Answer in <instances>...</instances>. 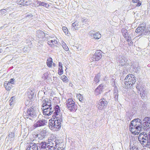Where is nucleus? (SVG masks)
Here are the masks:
<instances>
[{
    "label": "nucleus",
    "instance_id": "nucleus-57",
    "mask_svg": "<svg viewBox=\"0 0 150 150\" xmlns=\"http://www.w3.org/2000/svg\"><path fill=\"white\" fill-rule=\"evenodd\" d=\"M33 95H34V94H33V95H29V96H28V97L29 98H30L31 99H32L33 97V96H34Z\"/></svg>",
    "mask_w": 150,
    "mask_h": 150
},
{
    "label": "nucleus",
    "instance_id": "nucleus-28",
    "mask_svg": "<svg viewBox=\"0 0 150 150\" xmlns=\"http://www.w3.org/2000/svg\"><path fill=\"white\" fill-rule=\"evenodd\" d=\"M101 35L98 32H97L96 33H94L93 35V37L94 38L98 39L101 38Z\"/></svg>",
    "mask_w": 150,
    "mask_h": 150
},
{
    "label": "nucleus",
    "instance_id": "nucleus-46",
    "mask_svg": "<svg viewBox=\"0 0 150 150\" xmlns=\"http://www.w3.org/2000/svg\"><path fill=\"white\" fill-rule=\"evenodd\" d=\"M38 2H41V1H36V3L35 4V5L36 6L38 7L40 5H39Z\"/></svg>",
    "mask_w": 150,
    "mask_h": 150
},
{
    "label": "nucleus",
    "instance_id": "nucleus-11",
    "mask_svg": "<svg viewBox=\"0 0 150 150\" xmlns=\"http://www.w3.org/2000/svg\"><path fill=\"white\" fill-rule=\"evenodd\" d=\"M104 88V85L101 84L99 85L96 89L95 94L96 96H98L101 94L103 92V90Z\"/></svg>",
    "mask_w": 150,
    "mask_h": 150
},
{
    "label": "nucleus",
    "instance_id": "nucleus-41",
    "mask_svg": "<svg viewBox=\"0 0 150 150\" xmlns=\"http://www.w3.org/2000/svg\"><path fill=\"white\" fill-rule=\"evenodd\" d=\"M94 32V31H93V30H91L90 31L89 35L91 36V37H93V35H94V33H93Z\"/></svg>",
    "mask_w": 150,
    "mask_h": 150
},
{
    "label": "nucleus",
    "instance_id": "nucleus-37",
    "mask_svg": "<svg viewBox=\"0 0 150 150\" xmlns=\"http://www.w3.org/2000/svg\"><path fill=\"white\" fill-rule=\"evenodd\" d=\"M79 26V25L78 24L77 22L75 21V22H74L72 24L71 28H72V27H75V26Z\"/></svg>",
    "mask_w": 150,
    "mask_h": 150
},
{
    "label": "nucleus",
    "instance_id": "nucleus-42",
    "mask_svg": "<svg viewBox=\"0 0 150 150\" xmlns=\"http://www.w3.org/2000/svg\"><path fill=\"white\" fill-rule=\"evenodd\" d=\"M78 26H75V27H72V28H71V30H77L79 28V27Z\"/></svg>",
    "mask_w": 150,
    "mask_h": 150
},
{
    "label": "nucleus",
    "instance_id": "nucleus-15",
    "mask_svg": "<svg viewBox=\"0 0 150 150\" xmlns=\"http://www.w3.org/2000/svg\"><path fill=\"white\" fill-rule=\"evenodd\" d=\"M42 108L52 107L50 100H49L47 99L44 100L42 101Z\"/></svg>",
    "mask_w": 150,
    "mask_h": 150
},
{
    "label": "nucleus",
    "instance_id": "nucleus-18",
    "mask_svg": "<svg viewBox=\"0 0 150 150\" xmlns=\"http://www.w3.org/2000/svg\"><path fill=\"white\" fill-rule=\"evenodd\" d=\"M45 33L42 31L38 30L37 31L36 36L39 38H43L45 36Z\"/></svg>",
    "mask_w": 150,
    "mask_h": 150
},
{
    "label": "nucleus",
    "instance_id": "nucleus-40",
    "mask_svg": "<svg viewBox=\"0 0 150 150\" xmlns=\"http://www.w3.org/2000/svg\"><path fill=\"white\" fill-rule=\"evenodd\" d=\"M118 90L116 86H115L113 90V93H117Z\"/></svg>",
    "mask_w": 150,
    "mask_h": 150
},
{
    "label": "nucleus",
    "instance_id": "nucleus-29",
    "mask_svg": "<svg viewBox=\"0 0 150 150\" xmlns=\"http://www.w3.org/2000/svg\"><path fill=\"white\" fill-rule=\"evenodd\" d=\"M140 91V92H142L140 93V94L142 98L143 99L146 96L145 89L144 88L143 89V90H142V91Z\"/></svg>",
    "mask_w": 150,
    "mask_h": 150
},
{
    "label": "nucleus",
    "instance_id": "nucleus-33",
    "mask_svg": "<svg viewBox=\"0 0 150 150\" xmlns=\"http://www.w3.org/2000/svg\"><path fill=\"white\" fill-rule=\"evenodd\" d=\"M47 148L49 150H56V149H57L58 147L51 146L50 145H48L47 146Z\"/></svg>",
    "mask_w": 150,
    "mask_h": 150
},
{
    "label": "nucleus",
    "instance_id": "nucleus-58",
    "mask_svg": "<svg viewBox=\"0 0 150 150\" xmlns=\"http://www.w3.org/2000/svg\"><path fill=\"white\" fill-rule=\"evenodd\" d=\"M11 102L10 103V105H12L14 103V102L13 101H10Z\"/></svg>",
    "mask_w": 150,
    "mask_h": 150
},
{
    "label": "nucleus",
    "instance_id": "nucleus-53",
    "mask_svg": "<svg viewBox=\"0 0 150 150\" xmlns=\"http://www.w3.org/2000/svg\"><path fill=\"white\" fill-rule=\"evenodd\" d=\"M128 45L129 46H131L133 44V42L132 41L129 42H128Z\"/></svg>",
    "mask_w": 150,
    "mask_h": 150
},
{
    "label": "nucleus",
    "instance_id": "nucleus-55",
    "mask_svg": "<svg viewBox=\"0 0 150 150\" xmlns=\"http://www.w3.org/2000/svg\"><path fill=\"white\" fill-rule=\"evenodd\" d=\"M56 150H62V147H61L59 146V147H58L57 149H56Z\"/></svg>",
    "mask_w": 150,
    "mask_h": 150
},
{
    "label": "nucleus",
    "instance_id": "nucleus-23",
    "mask_svg": "<svg viewBox=\"0 0 150 150\" xmlns=\"http://www.w3.org/2000/svg\"><path fill=\"white\" fill-rule=\"evenodd\" d=\"M11 84L9 82H6L4 84V86L6 90L8 91L10 90L11 88Z\"/></svg>",
    "mask_w": 150,
    "mask_h": 150
},
{
    "label": "nucleus",
    "instance_id": "nucleus-56",
    "mask_svg": "<svg viewBox=\"0 0 150 150\" xmlns=\"http://www.w3.org/2000/svg\"><path fill=\"white\" fill-rule=\"evenodd\" d=\"M139 0H132L133 2L134 3H137Z\"/></svg>",
    "mask_w": 150,
    "mask_h": 150
},
{
    "label": "nucleus",
    "instance_id": "nucleus-59",
    "mask_svg": "<svg viewBox=\"0 0 150 150\" xmlns=\"http://www.w3.org/2000/svg\"><path fill=\"white\" fill-rule=\"evenodd\" d=\"M127 41L128 42H129L131 41V39H127Z\"/></svg>",
    "mask_w": 150,
    "mask_h": 150
},
{
    "label": "nucleus",
    "instance_id": "nucleus-30",
    "mask_svg": "<svg viewBox=\"0 0 150 150\" xmlns=\"http://www.w3.org/2000/svg\"><path fill=\"white\" fill-rule=\"evenodd\" d=\"M57 41L55 40H51L48 41V43L49 45H50V46H52V45H54V44L57 43Z\"/></svg>",
    "mask_w": 150,
    "mask_h": 150
},
{
    "label": "nucleus",
    "instance_id": "nucleus-47",
    "mask_svg": "<svg viewBox=\"0 0 150 150\" xmlns=\"http://www.w3.org/2000/svg\"><path fill=\"white\" fill-rule=\"evenodd\" d=\"M127 30L125 29H122L121 30V31L122 33V35L124 34V33H125L126 32H127Z\"/></svg>",
    "mask_w": 150,
    "mask_h": 150
},
{
    "label": "nucleus",
    "instance_id": "nucleus-21",
    "mask_svg": "<svg viewBox=\"0 0 150 150\" xmlns=\"http://www.w3.org/2000/svg\"><path fill=\"white\" fill-rule=\"evenodd\" d=\"M54 123L53 122L52 120H50L49 122V128L52 130H53L55 128Z\"/></svg>",
    "mask_w": 150,
    "mask_h": 150
},
{
    "label": "nucleus",
    "instance_id": "nucleus-63",
    "mask_svg": "<svg viewBox=\"0 0 150 150\" xmlns=\"http://www.w3.org/2000/svg\"><path fill=\"white\" fill-rule=\"evenodd\" d=\"M13 15V13H12L10 14V16L11 17H12V16Z\"/></svg>",
    "mask_w": 150,
    "mask_h": 150
},
{
    "label": "nucleus",
    "instance_id": "nucleus-45",
    "mask_svg": "<svg viewBox=\"0 0 150 150\" xmlns=\"http://www.w3.org/2000/svg\"><path fill=\"white\" fill-rule=\"evenodd\" d=\"M112 82L111 84V85L112 86H113V87H115V86H116L115 83V81L114 80V79H112Z\"/></svg>",
    "mask_w": 150,
    "mask_h": 150
},
{
    "label": "nucleus",
    "instance_id": "nucleus-52",
    "mask_svg": "<svg viewBox=\"0 0 150 150\" xmlns=\"http://www.w3.org/2000/svg\"><path fill=\"white\" fill-rule=\"evenodd\" d=\"M137 3V6H140L141 4V2L140 1H139Z\"/></svg>",
    "mask_w": 150,
    "mask_h": 150
},
{
    "label": "nucleus",
    "instance_id": "nucleus-7",
    "mask_svg": "<svg viewBox=\"0 0 150 150\" xmlns=\"http://www.w3.org/2000/svg\"><path fill=\"white\" fill-rule=\"evenodd\" d=\"M56 117L55 120H52L53 122L54 123L55 129H59L61 127V122H62V116L60 115L54 116Z\"/></svg>",
    "mask_w": 150,
    "mask_h": 150
},
{
    "label": "nucleus",
    "instance_id": "nucleus-22",
    "mask_svg": "<svg viewBox=\"0 0 150 150\" xmlns=\"http://www.w3.org/2000/svg\"><path fill=\"white\" fill-rule=\"evenodd\" d=\"M100 74L99 73L95 76L94 79V81L96 83H98L100 81Z\"/></svg>",
    "mask_w": 150,
    "mask_h": 150
},
{
    "label": "nucleus",
    "instance_id": "nucleus-35",
    "mask_svg": "<svg viewBox=\"0 0 150 150\" xmlns=\"http://www.w3.org/2000/svg\"><path fill=\"white\" fill-rule=\"evenodd\" d=\"M134 70H133V71L136 72H137V71H139V66H135L133 68Z\"/></svg>",
    "mask_w": 150,
    "mask_h": 150
},
{
    "label": "nucleus",
    "instance_id": "nucleus-9",
    "mask_svg": "<svg viewBox=\"0 0 150 150\" xmlns=\"http://www.w3.org/2000/svg\"><path fill=\"white\" fill-rule=\"evenodd\" d=\"M47 123V120L45 119H42L39 120L36 123L34 124L33 129H34L37 127L44 126L46 125Z\"/></svg>",
    "mask_w": 150,
    "mask_h": 150
},
{
    "label": "nucleus",
    "instance_id": "nucleus-50",
    "mask_svg": "<svg viewBox=\"0 0 150 150\" xmlns=\"http://www.w3.org/2000/svg\"><path fill=\"white\" fill-rule=\"evenodd\" d=\"M1 12H2L4 13H6V10L5 9H1L0 10Z\"/></svg>",
    "mask_w": 150,
    "mask_h": 150
},
{
    "label": "nucleus",
    "instance_id": "nucleus-17",
    "mask_svg": "<svg viewBox=\"0 0 150 150\" xmlns=\"http://www.w3.org/2000/svg\"><path fill=\"white\" fill-rule=\"evenodd\" d=\"M148 139V137L146 134L142 135V137L140 135V134L138 137V139L139 141L140 142H142V143H144V142H147V141Z\"/></svg>",
    "mask_w": 150,
    "mask_h": 150
},
{
    "label": "nucleus",
    "instance_id": "nucleus-6",
    "mask_svg": "<svg viewBox=\"0 0 150 150\" xmlns=\"http://www.w3.org/2000/svg\"><path fill=\"white\" fill-rule=\"evenodd\" d=\"M108 102L104 98H102L98 102L97 107L98 109L102 110L106 107Z\"/></svg>",
    "mask_w": 150,
    "mask_h": 150
},
{
    "label": "nucleus",
    "instance_id": "nucleus-2",
    "mask_svg": "<svg viewBox=\"0 0 150 150\" xmlns=\"http://www.w3.org/2000/svg\"><path fill=\"white\" fill-rule=\"evenodd\" d=\"M43 113L45 115L49 116L53 113V116L58 115L60 112V107L58 105L54 106L53 108L52 107L50 108H42Z\"/></svg>",
    "mask_w": 150,
    "mask_h": 150
},
{
    "label": "nucleus",
    "instance_id": "nucleus-12",
    "mask_svg": "<svg viewBox=\"0 0 150 150\" xmlns=\"http://www.w3.org/2000/svg\"><path fill=\"white\" fill-rule=\"evenodd\" d=\"M61 144L60 143L59 141L55 139L54 140L50 139V141L49 140L47 144H49L50 145L52 146L56 147H59L60 144Z\"/></svg>",
    "mask_w": 150,
    "mask_h": 150
},
{
    "label": "nucleus",
    "instance_id": "nucleus-4",
    "mask_svg": "<svg viewBox=\"0 0 150 150\" xmlns=\"http://www.w3.org/2000/svg\"><path fill=\"white\" fill-rule=\"evenodd\" d=\"M24 117L25 118L32 120L37 117L36 112L34 108L31 107L27 109L26 112L23 113Z\"/></svg>",
    "mask_w": 150,
    "mask_h": 150
},
{
    "label": "nucleus",
    "instance_id": "nucleus-19",
    "mask_svg": "<svg viewBox=\"0 0 150 150\" xmlns=\"http://www.w3.org/2000/svg\"><path fill=\"white\" fill-rule=\"evenodd\" d=\"M47 143L45 142H42L37 144L38 146L41 149H45L47 147Z\"/></svg>",
    "mask_w": 150,
    "mask_h": 150
},
{
    "label": "nucleus",
    "instance_id": "nucleus-16",
    "mask_svg": "<svg viewBox=\"0 0 150 150\" xmlns=\"http://www.w3.org/2000/svg\"><path fill=\"white\" fill-rule=\"evenodd\" d=\"M145 29V28L144 26H139L136 29L135 32L137 33H140V35H145L144 32Z\"/></svg>",
    "mask_w": 150,
    "mask_h": 150
},
{
    "label": "nucleus",
    "instance_id": "nucleus-14",
    "mask_svg": "<svg viewBox=\"0 0 150 150\" xmlns=\"http://www.w3.org/2000/svg\"><path fill=\"white\" fill-rule=\"evenodd\" d=\"M17 3L21 5L28 6L31 4V1L29 0H17Z\"/></svg>",
    "mask_w": 150,
    "mask_h": 150
},
{
    "label": "nucleus",
    "instance_id": "nucleus-49",
    "mask_svg": "<svg viewBox=\"0 0 150 150\" xmlns=\"http://www.w3.org/2000/svg\"><path fill=\"white\" fill-rule=\"evenodd\" d=\"M10 8H7L5 9L6 12L8 13L11 11L10 9H9Z\"/></svg>",
    "mask_w": 150,
    "mask_h": 150
},
{
    "label": "nucleus",
    "instance_id": "nucleus-27",
    "mask_svg": "<svg viewBox=\"0 0 150 150\" xmlns=\"http://www.w3.org/2000/svg\"><path fill=\"white\" fill-rule=\"evenodd\" d=\"M61 45L64 50L66 51H67L69 50V48L67 46L66 44L64 42H61Z\"/></svg>",
    "mask_w": 150,
    "mask_h": 150
},
{
    "label": "nucleus",
    "instance_id": "nucleus-34",
    "mask_svg": "<svg viewBox=\"0 0 150 150\" xmlns=\"http://www.w3.org/2000/svg\"><path fill=\"white\" fill-rule=\"evenodd\" d=\"M61 79L64 82H67L68 78L65 76L63 75L61 76Z\"/></svg>",
    "mask_w": 150,
    "mask_h": 150
},
{
    "label": "nucleus",
    "instance_id": "nucleus-44",
    "mask_svg": "<svg viewBox=\"0 0 150 150\" xmlns=\"http://www.w3.org/2000/svg\"><path fill=\"white\" fill-rule=\"evenodd\" d=\"M14 79L12 78V79H10V81L9 82L10 83H11V84H13L14 83Z\"/></svg>",
    "mask_w": 150,
    "mask_h": 150
},
{
    "label": "nucleus",
    "instance_id": "nucleus-26",
    "mask_svg": "<svg viewBox=\"0 0 150 150\" xmlns=\"http://www.w3.org/2000/svg\"><path fill=\"white\" fill-rule=\"evenodd\" d=\"M52 58H49L47 60V66L49 67H51L52 66Z\"/></svg>",
    "mask_w": 150,
    "mask_h": 150
},
{
    "label": "nucleus",
    "instance_id": "nucleus-8",
    "mask_svg": "<svg viewBox=\"0 0 150 150\" xmlns=\"http://www.w3.org/2000/svg\"><path fill=\"white\" fill-rule=\"evenodd\" d=\"M142 129H145L150 127V118L146 117L143 120L142 122Z\"/></svg>",
    "mask_w": 150,
    "mask_h": 150
},
{
    "label": "nucleus",
    "instance_id": "nucleus-38",
    "mask_svg": "<svg viewBox=\"0 0 150 150\" xmlns=\"http://www.w3.org/2000/svg\"><path fill=\"white\" fill-rule=\"evenodd\" d=\"M119 64V65H122V66H124L125 65V62L124 61V62H123L122 60L120 61Z\"/></svg>",
    "mask_w": 150,
    "mask_h": 150
},
{
    "label": "nucleus",
    "instance_id": "nucleus-61",
    "mask_svg": "<svg viewBox=\"0 0 150 150\" xmlns=\"http://www.w3.org/2000/svg\"><path fill=\"white\" fill-rule=\"evenodd\" d=\"M79 100L80 101L82 100V99L81 98H80L79 97Z\"/></svg>",
    "mask_w": 150,
    "mask_h": 150
},
{
    "label": "nucleus",
    "instance_id": "nucleus-31",
    "mask_svg": "<svg viewBox=\"0 0 150 150\" xmlns=\"http://www.w3.org/2000/svg\"><path fill=\"white\" fill-rule=\"evenodd\" d=\"M14 137V133L13 132H10L8 136V139L11 140V139H13Z\"/></svg>",
    "mask_w": 150,
    "mask_h": 150
},
{
    "label": "nucleus",
    "instance_id": "nucleus-36",
    "mask_svg": "<svg viewBox=\"0 0 150 150\" xmlns=\"http://www.w3.org/2000/svg\"><path fill=\"white\" fill-rule=\"evenodd\" d=\"M62 30L66 34H68L67 30L66 27L64 26L62 27Z\"/></svg>",
    "mask_w": 150,
    "mask_h": 150
},
{
    "label": "nucleus",
    "instance_id": "nucleus-43",
    "mask_svg": "<svg viewBox=\"0 0 150 150\" xmlns=\"http://www.w3.org/2000/svg\"><path fill=\"white\" fill-rule=\"evenodd\" d=\"M114 94V98L115 99V100H117L118 98V93H113Z\"/></svg>",
    "mask_w": 150,
    "mask_h": 150
},
{
    "label": "nucleus",
    "instance_id": "nucleus-60",
    "mask_svg": "<svg viewBox=\"0 0 150 150\" xmlns=\"http://www.w3.org/2000/svg\"><path fill=\"white\" fill-rule=\"evenodd\" d=\"M126 39H131V37L129 35H128V36L127 37V38H125Z\"/></svg>",
    "mask_w": 150,
    "mask_h": 150
},
{
    "label": "nucleus",
    "instance_id": "nucleus-3",
    "mask_svg": "<svg viewBox=\"0 0 150 150\" xmlns=\"http://www.w3.org/2000/svg\"><path fill=\"white\" fill-rule=\"evenodd\" d=\"M125 84L127 86V88H131L136 82L135 77L132 74H129L124 79Z\"/></svg>",
    "mask_w": 150,
    "mask_h": 150
},
{
    "label": "nucleus",
    "instance_id": "nucleus-39",
    "mask_svg": "<svg viewBox=\"0 0 150 150\" xmlns=\"http://www.w3.org/2000/svg\"><path fill=\"white\" fill-rule=\"evenodd\" d=\"M129 35V34L128 33L127 30V32H125V33H124V34H123V35L125 38H127V37Z\"/></svg>",
    "mask_w": 150,
    "mask_h": 150
},
{
    "label": "nucleus",
    "instance_id": "nucleus-64",
    "mask_svg": "<svg viewBox=\"0 0 150 150\" xmlns=\"http://www.w3.org/2000/svg\"><path fill=\"white\" fill-rule=\"evenodd\" d=\"M148 30L150 32V26L149 27V28H148Z\"/></svg>",
    "mask_w": 150,
    "mask_h": 150
},
{
    "label": "nucleus",
    "instance_id": "nucleus-13",
    "mask_svg": "<svg viewBox=\"0 0 150 150\" xmlns=\"http://www.w3.org/2000/svg\"><path fill=\"white\" fill-rule=\"evenodd\" d=\"M48 134V133L47 131L45 129H43L40 133L37 134V137L39 139H42L47 136Z\"/></svg>",
    "mask_w": 150,
    "mask_h": 150
},
{
    "label": "nucleus",
    "instance_id": "nucleus-62",
    "mask_svg": "<svg viewBox=\"0 0 150 150\" xmlns=\"http://www.w3.org/2000/svg\"><path fill=\"white\" fill-rule=\"evenodd\" d=\"M131 150H138V149L137 148H134L133 149Z\"/></svg>",
    "mask_w": 150,
    "mask_h": 150
},
{
    "label": "nucleus",
    "instance_id": "nucleus-51",
    "mask_svg": "<svg viewBox=\"0 0 150 150\" xmlns=\"http://www.w3.org/2000/svg\"><path fill=\"white\" fill-rule=\"evenodd\" d=\"M87 19L82 18L81 19V21L82 22H83H83H85L87 21Z\"/></svg>",
    "mask_w": 150,
    "mask_h": 150
},
{
    "label": "nucleus",
    "instance_id": "nucleus-20",
    "mask_svg": "<svg viewBox=\"0 0 150 150\" xmlns=\"http://www.w3.org/2000/svg\"><path fill=\"white\" fill-rule=\"evenodd\" d=\"M59 67L58 68V73L59 75H61L63 74V71L62 69V64L60 62H59Z\"/></svg>",
    "mask_w": 150,
    "mask_h": 150
},
{
    "label": "nucleus",
    "instance_id": "nucleus-32",
    "mask_svg": "<svg viewBox=\"0 0 150 150\" xmlns=\"http://www.w3.org/2000/svg\"><path fill=\"white\" fill-rule=\"evenodd\" d=\"M136 88L137 89L138 91H142L143 89H144L143 88L142 86V85H140V84H137L136 86Z\"/></svg>",
    "mask_w": 150,
    "mask_h": 150
},
{
    "label": "nucleus",
    "instance_id": "nucleus-25",
    "mask_svg": "<svg viewBox=\"0 0 150 150\" xmlns=\"http://www.w3.org/2000/svg\"><path fill=\"white\" fill-rule=\"evenodd\" d=\"M147 142H146L144 143H142L144 145V146H146L147 148H150V137H149V138L147 139Z\"/></svg>",
    "mask_w": 150,
    "mask_h": 150
},
{
    "label": "nucleus",
    "instance_id": "nucleus-54",
    "mask_svg": "<svg viewBox=\"0 0 150 150\" xmlns=\"http://www.w3.org/2000/svg\"><path fill=\"white\" fill-rule=\"evenodd\" d=\"M15 98V97L14 96H13L11 97L10 98L9 101H13V99Z\"/></svg>",
    "mask_w": 150,
    "mask_h": 150
},
{
    "label": "nucleus",
    "instance_id": "nucleus-10",
    "mask_svg": "<svg viewBox=\"0 0 150 150\" xmlns=\"http://www.w3.org/2000/svg\"><path fill=\"white\" fill-rule=\"evenodd\" d=\"M102 51L100 50H97L92 57L93 61H98L102 57Z\"/></svg>",
    "mask_w": 150,
    "mask_h": 150
},
{
    "label": "nucleus",
    "instance_id": "nucleus-5",
    "mask_svg": "<svg viewBox=\"0 0 150 150\" xmlns=\"http://www.w3.org/2000/svg\"><path fill=\"white\" fill-rule=\"evenodd\" d=\"M67 107L70 111H75L77 109V105L72 98H69L67 100L66 102Z\"/></svg>",
    "mask_w": 150,
    "mask_h": 150
},
{
    "label": "nucleus",
    "instance_id": "nucleus-1",
    "mask_svg": "<svg viewBox=\"0 0 150 150\" xmlns=\"http://www.w3.org/2000/svg\"><path fill=\"white\" fill-rule=\"evenodd\" d=\"M142 128V121L139 118L134 119L131 121L129 126L130 131L134 134H138Z\"/></svg>",
    "mask_w": 150,
    "mask_h": 150
},
{
    "label": "nucleus",
    "instance_id": "nucleus-48",
    "mask_svg": "<svg viewBox=\"0 0 150 150\" xmlns=\"http://www.w3.org/2000/svg\"><path fill=\"white\" fill-rule=\"evenodd\" d=\"M32 16H33V15H32V14L31 13H30V14L27 15V16H26V17H29V18H30L32 17Z\"/></svg>",
    "mask_w": 150,
    "mask_h": 150
},
{
    "label": "nucleus",
    "instance_id": "nucleus-24",
    "mask_svg": "<svg viewBox=\"0 0 150 150\" xmlns=\"http://www.w3.org/2000/svg\"><path fill=\"white\" fill-rule=\"evenodd\" d=\"M39 5L40 6H42L46 7V8H48L49 6V5L48 4L46 3L45 2L41 1L38 2Z\"/></svg>",
    "mask_w": 150,
    "mask_h": 150
}]
</instances>
